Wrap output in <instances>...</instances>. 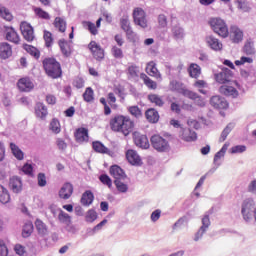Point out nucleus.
<instances>
[{"mask_svg":"<svg viewBox=\"0 0 256 256\" xmlns=\"http://www.w3.org/2000/svg\"><path fill=\"white\" fill-rule=\"evenodd\" d=\"M74 192V187L70 183H66L62 188L60 189V192L58 193V196L64 200H68Z\"/></svg>","mask_w":256,"mask_h":256,"instance_id":"24","label":"nucleus"},{"mask_svg":"<svg viewBox=\"0 0 256 256\" xmlns=\"http://www.w3.org/2000/svg\"><path fill=\"white\" fill-rule=\"evenodd\" d=\"M99 180L103 185L107 186L109 189L113 187V181L108 175L106 174L101 175L99 177Z\"/></svg>","mask_w":256,"mask_h":256,"instance_id":"46","label":"nucleus"},{"mask_svg":"<svg viewBox=\"0 0 256 256\" xmlns=\"http://www.w3.org/2000/svg\"><path fill=\"white\" fill-rule=\"evenodd\" d=\"M35 114L38 118L44 120L48 115V109L43 103L38 102L35 108Z\"/></svg>","mask_w":256,"mask_h":256,"instance_id":"32","label":"nucleus"},{"mask_svg":"<svg viewBox=\"0 0 256 256\" xmlns=\"http://www.w3.org/2000/svg\"><path fill=\"white\" fill-rule=\"evenodd\" d=\"M246 150H247V147L245 145H236L230 148V153L232 154L244 153Z\"/></svg>","mask_w":256,"mask_h":256,"instance_id":"53","label":"nucleus"},{"mask_svg":"<svg viewBox=\"0 0 256 256\" xmlns=\"http://www.w3.org/2000/svg\"><path fill=\"white\" fill-rule=\"evenodd\" d=\"M0 256H8V248L3 240H0Z\"/></svg>","mask_w":256,"mask_h":256,"instance_id":"61","label":"nucleus"},{"mask_svg":"<svg viewBox=\"0 0 256 256\" xmlns=\"http://www.w3.org/2000/svg\"><path fill=\"white\" fill-rule=\"evenodd\" d=\"M34 12L41 19H44V20H50L51 19V16L49 15V13L44 11L42 8H35Z\"/></svg>","mask_w":256,"mask_h":256,"instance_id":"47","label":"nucleus"},{"mask_svg":"<svg viewBox=\"0 0 256 256\" xmlns=\"http://www.w3.org/2000/svg\"><path fill=\"white\" fill-rule=\"evenodd\" d=\"M17 88L21 93H30L34 89V83L29 77H23L18 80Z\"/></svg>","mask_w":256,"mask_h":256,"instance_id":"8","label":"nucleus"},{"mask_svg":"<svg viewBox=\"0 0 256 256\" xmlns=\"http://www.w3.org/2000/svg\"><path fill=\"white\" fill-rule=\"evenodd\" d=\"M158 23H159V26L164 28L167 26V17L163 14L159 15L158 16Z\"/></svg>","mask_w":256,"mask_h":256,"instance_id":"64","label":"nucleus"},{"mask_svg":"<svg viewBox=\"0 0 256 256\" xmlns=\"http://www.w3.org/2000/svg\"><path fill=\"white\" fill-rule=\"evenodd\" d=\"M98 218L97 212L94 210H89L86 215V221L94 222Z\"/></svg>","mask_w":256,"mask_h":256,"instance_id":"58","label":"nucleus"},{"mask_svg":"<svg viewBox=\"0 0 256 256\" xmlns=\"http://www.w3.org/2000/svg\"><path fill=\"white\" fill-rule=\"evenodd\" d=\"M10 187L12 188L13 192L19 193L22 190V182L18 177H13L10 180Z\"/></svg>","mask_w":256,"mask_h":256,"instance_id":"38","label":"nucleus"},{"mask_svg":"<svg viewBox=\"0 0 256 256\" xmlns=\"http://www.w3.org/2000/svg\"><path fill=\"white\" fill-rule=\"evenodd\" d=\"M133 140L137 147L141 149H149V138H147V135L141 134L140 132H134L133 134Z\"/></svg>","mask_w":256,"mask_h":256,"instance_id":"10","label":"nucleus"},{"mask_svg":"<svg viewBox=\"0 0 256 256\" xmlns=\"http://www.w3.org/2000/svg\"><path fill=\"white\" fill-rule=\"evenodd\" d=\"M134 23L139 25L141 28H147V15L145 11L141 8H135L133 11Z\"/></svg>","mask_w":256,"mask_h":256,"instance_id":"7","label":"nucleus"},{"mask_svg":"<svg viewBox=\"0 0 256 256\" xmlns=\"http://www.w3.org/2000/svg\"><path fill=\"white\" fill-rule=\"evenodd\" d=\"M120 25L122 30H124V32H127L128 30L132 29L130 20L128 18L121 19Z\"/></svg>","mask_w":256,"mask_h":256,"instance_id":"54","label":"nucleus"},{"mask_svg":"<svg viewBox=\"0 0 256 256\" xmlns=\"http://www.w3.org/2000/svg\"><path fill=\"white\" fill-rule=\"evenodd\" d=\"M128 112L135 118H140L142 116L141 109L139 106H130Z\"/></svg>","mask_w":256,"mask_h":256,"instance_id":"49","label":"nucleus"},{"mask_svg":"<svg viewBox=\"0 0 256 256\" xmlns=\"http://www.w3.org/2000/svg\"><path fill=\"white\" fill-rule=\"evenodd\" d=\"M206 42L208 46L215 51H221L223 49L222 42L213 35L207 36Z\"/></svg>","mask_w":256,"mask_h":256,"instance_id":"23","label":"nucleus"},{"mask_svg":"<svg viewBox=\"0 0 256 256\" xmlns=\"http://www.w3.org/2000/svg\"><path fill=\"white\" fill-rule=\"evenodd\" d=\"M5 39L15 44H19L20 42L18 33L12 27L5 28Z\"/></svg>","mask_w":256,"mask_h":256,"instance_id":"22","label":"nucleus"},{"mask_svg":"<svg viewBox=\"0 0 256 256\" xmlns=\"http://www.w3.org/2000/svg\"><path fill=\"white\" fill-rule=\"evenodd\" d=\"M54 28H56L60 33H65L67 29V23L63 18L56 17V19H54Z\"/></svg>","mask_w":256,"mask_h":256,"instance_id":"34","label":"nucleus"},{"mask_svg":"<svg viewBox=\"0 0 256 256\" xmlns=\"http://www.w3.org/2000/svg\"><path fill=\"white\" fill-rule=\"evenodd\" d=\"M23 48H24L31 56H33L35 59H40L41 53H40V51H39L36 47H34V46H32V45L24 44V45H23Z\"/></svg>","mask_w":256,"mask_h":256,"instance_id":"41","label":"nucleus"},{"mask_svg":"<svg viewBox=\"0 0 256 256\" xmlns=\"http://www.w3.org/2000/svg\"><path fill=\"white\" fill-rule=\"evenodd\" d=\"M92 149L99 154L111 155V150L107 146H105L101 141H93Z\"/></svg>","mask_w":256,"mask_h":256,"instance_id":"25","label":"nucleus"},{"mask_svg":"<svg viewBox=\"0 0 256 256\" xmlns=\"http://www.w3.org/2000/svg\"><path fill=\"white\" fill-rule=\"evenodd\" d=\"M38 185L40 187H45L47 185V179L44 173L38 175Z\"/></svg>","mask_w":256,"mask_h":256,"instance_id":"60","label":"nucleus"},{"mask_svg":"<svg viewBox=\"0 0 256 256\" xmlns=\"http://www.w3.org/2000/svg\"><path fill=\"white\" fill-rule=\"evenodd\" d=\"M14 251L15 253H17V255H24L26 253L25 247L22 246L21 244H16L14 247Z\"/></svg>","mask_w":256,"mask_h":256,"instance_id":"62","label":"nucleus"},{"mask_svg":"<svg viewBox=\"0 0 256 256\" xmlns=\"http://www.w3.org/2000/svg\"><path fill=\"white\" fill-rule=\"evenodd\" d=\"M210 104L215 109L226 110L229 107V103L219 95L213 96L210 100Z\"/></svg>","mask_w":256,"mask_h":256,"instance_id":"15","label":"nucleus"},{"mask_svg":"<svg viewBox=\"0 0 256 256\" xmlns=\"http://www.w3.org/2000/svg\"><path fill=\"white\" fill-rule=\"evenodd\" d=\"M84 102L92 103L95 100L94 90L91 87H87L82 95Z\"/></svg>","mask_w":256,"mask_h":256,"instance_id":"36","label":"nucleus"},{"mask_svg":"<svg viewBox=\"0 0 256 256\" xmlns=\"http://www.w3.org/2000/svg\"><path fill=\"white\" fill-rule=\"evenodd\" d=\"M71 43V41H67L65 39L58 40V47H60V52H62V55H64L66 58L72 55L73 47Z\"/></svg>","mask_w":256,"mask_h":256,"instance_id":"14","label":"nucleus"},{"mask_svg":"<svg viewBox=\"0 0 256 256\" xmlns=\"http://www.w3.org/2000/svg\"><path fill=\"white\" fill-rule=\"evenodd\" d=\"M209 25L212 30L222 38H227L229 36V28L226 22L221 18H212L209 21Z\"/></svg>","mask_w":256,"mask_h":256,"instance_id":"3","label":"nucleus"},{"mask_svg":"<svg viewBox=\"0 0 256 256\" xmlns=\"http://www.w3.org/2000/svg\"><path fill=\"white\" fill-rule=\"evenodd\" d=\"M58 221L66 225V230L75 231V227L72 225L71 216L65 213L63 210H60V213L58 214Z\"/></svg>","mask_w":256,"mask_h":256,"instance_id":"18","label":"nucleus"},{"mask_svg":"<svg viewBox=\"0 0 256 256\" xmlns=\"http://www.w3.org/2000/svg\"><path fill=\"white\" fill-rule=\"evenodd\" d=\"M11 200V197H10V194H9V191L4 188L2 185H0V202L2 204H7L9 203Z\"/></svg>","mask_w":256,"mask_h":256,"instance_id":"39","label":"nucleus"},{"mask_svg":"<svg viewBox=\"0 0 256 256\" xmlns=\"http://www.w3.org/2000/svg\"><path fill=\"white\" fill-rule=\"evenodd\" d=\"M111 53L115 59H123V57H124L123 50L121 48H119L118 46H113L111 48Z\"/></svg>","mask_w":256,"mask_h":256,"instance_id":"48","label":"nucleus"},{"mask_svg":"<svg viewBox=\"0 0 256 256\" xmlns=\"http://www.w3.org/2000/svg\"><path fill=\"white\" fill-rule=\"evenodd\" d=\"M125 180H114V185L118 192L127 193L129 190V185L124 182Z\"/></svg>","mask_w":256,"mask_h":256,"instance_id":"40","label":"nucleus"},{"mask_svg":"<svg viewBox=\"0 0 256 256\" xmlns=\"http://www.w3.org/2000/svg\"><path fill=\"white\" fill-rule=\"evenodd\" d=\"M170 90L177 92L190 100H195L197 98L196 92L189 90L183 83L176 80L170 82Z\"/></svg>","mask_w":256,"mask_h":256,"instance_id":"4","label":"nucleus"},{"mask_svg":"<svg viewBox=\"0 0 256 256\" xmlns=\"http://www.w3.org/2000/svg\"><path fill=\"white\" fill-rule=\"evenodd\" d=\"M111 131L129 136L135 129V121L128 115L116 114L109 120Z\"/></svg>","mask_w":256,"mask_h":256,"instance_id":"1","label":"nucleus"},{"mask_svg":"<svg viewBox=\"0 0 256 256\" xmlns=\"http://www.w3.org/2000/svg\"><path fill=\"white\" fill-rule=\"evenodd\" d=\"M50 130L54 132V134H59L61 132V124L58 119H52L50 122Z\"/></svg>","mask_w":256,"mask_h":256,"instance_id":"45","label":"nucleus"},{"mask_svg":"<svg viewBox=\"0 0 256 256\" xmlns=\"http://www.w3.org/2000/svg\"><path fill=\"white\" fill-rule=\"evenodd\" d=\"M20 30L25 40H27L28 42H32L34 40V29L29 23L22 22L20 25Z\"/></svg>","mask_w":256,"mask_h":256,"instance_id":"11","label":"nucleus"},{"mask_svg":"<svg viewBox=\"0 0 256 256\" xmlns=\"http://www.w3.org/2000/svg\"><path fill=\"white\" fill-rule=\"evenodd\" d=\"M10 149H11V151H12V153L15 156L16 159H18L19 161L24 159V153L22 152V150H20L18 145H16L15 143L11 142L10 143Z\"/></svg>","mask_w":256,"mask_h":256,"instance_id":"37","label":"nucleus"},{"mask_svg":"<svg viewBox=\"0 0 256 256\" xmlns=\"http://www.w3.org/2000/svg\"><path fill=\"white\" fill-rule=\"evenodd\" d=\"M127 39L132 42H136L138 40V35L130 28L128 31H125Z\"/></svg>","mask_w":256,"mask_h":256,"instance_id":"56","label":"nucleus"},{"mask_svg":"<svg viewBox=\"0 0 256 256\" xmlns=\"http://www.w3.org/2000/svg\"><path fill=\"white\" fill-rule=\"evenodd\" d=\"M232 78L233 72L228 68H225L220 73L215 74L216 82L221 85L230 83L232 81Z\"/></svg>","mask_w":256,"mask_h":256,"instance_id":"9","label":"nucleus"},{"mask_svg":"<svg viewBox=\"0 0 256 256\" xmlns=\"http://www.w3.org/2000/svg\"><path fill=\"white\" fill-rule=\"evenodd\" d=\"M219 91L221 95H224L226 97L237 98L239 96V92L237 91V89L230 85H222L219 88Z\"/></svg>","mask_w":256,"mask_h":256,"instance_id":"21","label":"nucleus"},{"mask_svg":"<svg viewBox=\"0 0 256 256\" xmlns=\"http://www.w3.org/2000/svg\"><path fill=\"white\" fill-rule=\"evenodd\" d=\"M93 201H94V194L92 193V191L88 190L82 194L80 202L83 206H89L93 203Z\"/></svg>","mask_w":256,"mask_h":256,"instance_id":"33","label":"nucleus"},{"mask_svg":"<svg viewBox=\"0 0 256 256\" xmlns=\"http://www.w3.org/2000/svg\"><path fill=\"white\" fill-rule=\"evenodd\" d=\"M128 74L132 78H137L139 76V68L135 65L129 66L128 67Z\"/></svg>","mask_w":256,"mask_h":256,"instance_id":"55","label":"nucleus"},{"mask_svg":"<svg viewBox=\"0 0 256 256\" xmlns=\"http://www.w3.org/2000/svg\"><path fill=\"white\" fill-rule=\"evenodd\" d=\"M146 119L149 123L155 124L159 120V113L155 108H149L145 112Z\"/></svg>","mask_w":256,"mask_h":256,"instance_id":"30","label":"nucleus"},{"mask_svg":"<svg viewBox=\"0 0 256 256\" xmlns=\"http://www.w3.org/2000/svg\"><path fill=\"white\" fill-rule=\"evenodd\" d=\"M193 87H194L195 89H197L200 94H203V95H206V94H207V91H206L205 89L208 88V84H207V82H206L205 80H199V79H197V80L194 82Z\"/></svg>","mask_w":256,"mask_h":256,"instance_id":"35","label":"nucleus"},{"mask_svg":"<svg viewBox=\"0 0 256 256\" xmlns=\"http://www.w3.org/2000/svg\"><path fill=\"white\" fill-rule=\"evenodd\" d=\"M126 159L132 165L141 166L143 164L141 156H139L136 150H127Z\"/></svg>","mask_w":256,"mask_h":256,"instance_id":"20","label":"nucleus"},{"mask_svg":"<svg viewBox=\"0 0 256 256\" xmlns=\"http://www.w3.org/2000/svg\"><path fill=\"white\" fill-rule=\"evenodd\" d=\"M43 67L47 76L52 79H60L63 75L61 64L55 58H46L43 61Z\"/></svg>","mask_w":256,"mask_h":256,"instance_id":"2","label":"nucleus"},{"mask_svg":"<svg viewBox=\"0 0 256 256\" xmlns=\"http://www.w3.org/2000/svg\"><path fill=\"white\" fill-rule=\"evenodd\" d=\"M211 222H210V218L209 215H205L202 219V226L201 228H204V230L207 231L208 227L210 226Z\"/></svg>","mask_w":256,"mask_h":256,"instance_id":"63","label":"nucleus"},{"mask_svg":"<svg viewBox=\"0 0 256 256\" xmlns=\"http://www.w3.org/2000/svg\"><path fill=\"white\" fill-rule=\"evenodd\" d=\"M88 49L96 61H102V59H105V50L96 41H90Z\"/></svg>","mask_w":256,"mask_h":256,"instance_id":"6","label":"nucleus"},{"mask_svg":"<svg viewBox=\"0 0 256 256\" xmlns=\"http://www.w3.org/2000/svg\"><path fill=\"white\" fill-rule=\"evenodd\" d=\"M147 75H149L152 78H155L156 80H161L162 76L157 69V64L154 61H150L146 64V69H145Z\"/></svg>","mask_w":256,"mask_h":256,"instance_id":"17","label":"nucleus"},{"mask_svg":"<svg viewBox=\"0 0 256 256\" xmlns=\"http://www.w3.org/2000/svg\"><path fill=\"white\" fill-rule=\"evenodd\" d=\"M229 36L232 43H240L243 41L244 32L238 26H232L230 27Z\"/></svg>","mask_w":256,"mask_h":256,"instance_id":"13","label":"nucleus"},{"mask_svg":"<svg viewBox=\"0 0 256 256\" xmlns=\"http://www.w3.org/2000/svg\"><path fill=\"white\" fill-rule=\"evenodd\" d=\"M140 79L143 81L144 85L149 90H157V82H155L153 79H150L149 76L145 73L140 74Z\"/></svg>","mask_w":256,"mask_h":256,"instance_id":"31","label":"nucleus"},{"mask_svg":"<svg viewBox=\"0 0 256 256\" xmlns=\"http://www.w3.org/2000/svg\"><path fill=\"white\" fill-rule=\"evenodd\" d=\"M35 225L40 234H45L47 232L46 225L40 219L36 220Z\"/></svg>","mask_w":256,"mask_h":256,"instance_id":"50","label":"nucleus"},{"mask_svg":"<svg viewBox=\"0 0 256 256\" xmlns=\"http://www.w3.org/2000/svg\"><path fill=\"white\" fill-rule=\"evenodd\" d=\"M245 63H253V59L250 58V57L242 56L240 58V60L234 61V65H236V67H240L241 65H245Z\"/></svg>","mask_w":256,"mask_h":256,"instance_id":"52","label":"nucleus"},{"mask_svg":"<svg viewBox=\"0 0 256 256\" xmlns=\"http://www.w3.org/2000/svg\"><path fill=\"white\" fill-rule=\"evenodd\" d=\"M74 138L77 143L89 142V129L85 127H79L74 132Z\"/></svg>","mask_w":256,"mask_h":256,"instance_id":"12","label":"nucleus"},{"mask_svg":"<svg viewBox=\"0 0 256 256\" xmlns=\"http://www.w3.org/2000/svg\"><path fill=\"white\" fill-rule=\"evenodd\" d=\"M73 87L76 89H82L85 86V81L83 78H75L72 83Z\"/></svg>","mask_w":256,"mask_h":256,"instance_id":"57","label":"nucleus"},{"mask_svg":"<svg viewBox=\"0 0 256 256\" xmlns=\"http://www.w3.org/2000/svg\"><path fill=\"white\" fill-rule=\"evenodd\" d=\"M253 208L254 202L252 200H245L242 202V217H244V220L249 221L252 218Z\"/></svg>","mask_w":256,"mask_h":256,"instance_id":"16","label":"nucleus"},{"mask_svg":"<svg viewBox=\"0 0 256 256\" xmlns=\"http://www.w3.org/2000/svg\"><path fill=\"white\" fill-rule=\"evenodd\" d=\"M44 40L46 46L49 48L53 45V35L49 31H44Z\"/></svg>","mask_w":256,"mask_h":256,"instance_id":"51","label":"nucleus"},{"mask_svg":"<svg viewBox=\"0 0 256 256\" xmlns=\"http://www.w3.org/2000/svg\"><path fill=\"white\" fill-rule=\"evenodd\" d=\"M188 73L190 75V78L198 80L202 73V70L198 64L191 63L190 66L188 67Z\"/></svg>","mask_w":256,"mask_h":256,"instance_id":"28","label":"nucleus"},{"mask_svg":"<svg viewBox=\"0 0 256 256\" xmlns=\"http://www.w3.org/2000/svg\"><path fill=\"white\" fill-rule=\"evenodd\" d=\"M109 173L115 180H126L127 179V175H126L125 171L117 164L110 167Z\"/></svg>","mask_w":256,"mask_h":256,"instance_id":"19","label":"nucleus"},{"mask_svg":"<svg viewBox=\"0 0 256 256\" xmlns=\"http://www.w3.org/2000/svg\"><path fill=\"white\" fill-rule=\"evenodd\" d=\"M181 137L186 142H194L197 140V133L190 128H183Z\"/></svg>","mask_w":256,"mask_h":256,"instance_id":"27","label":"nucleus"},{"mask_svg":"<svg viewBox=\"0 0 256 256\" xmlns=\"http://www.w3.org/2000/svg\"><path fill=\"white\" fill-rule=\"evenodd\" d=\"M150 141L153 148L158 152H165L169 148L168 141L158 134L153 135Z\"/></svg>","mask_w":256,"mask_h":256,"instance_id":"5","label":"nucleus"},{"mask_svg":"<svg viewBox=\"0 0 256 256\" xmlns=\"http://www.w3.org/2000/svg\"><path fill=\"white\" fill-rule=\"evenodd\" d=\"M0 16L8 22H11L14 18L9 9L5 7H0Z\"/></svg>","mask_w":256,"mask_h":256,"instance_id":"44","label":"nucleus"},{"mask_svg":"<svg viewBox=\"0 0 256 256\" xmlns=\"http://www.w3.org/2000/svg\"><path fill=\"white\" fill-rule=\"evenodd\" d=\"M82 25L84 28H87V30L92 34V35H97L99 33L98 28L96 25L90 21H84L82 22Z\"/></svg>","mask_w":256,"mask_h":256,"instance_id":"43","label":"nucleus"},{"mask_svg":"<svg viewBox=\"0 0 256 256\" xmlns=\"http://www.w3.org/2000/svg\"><path fill=\"white\" fill-rule=\"evenodd\" d=\"M12 56V46L7 42L0 43V59H9Z\"/></svg>","mask_w":256,"mask_h":256,"instance_id":"26","label":"nucleus"},{"mask_svg":"<svg viewBox=\"0 0 256 256\" xmlns=\"http://www.w3.org/2000/svg\"><path fill=\"white\" fill-rule=\"evenodd\" d=\"M230 132H231V128H230L229 126H227V127L223 130V132L221 133V136H220V138H219V141H220L221 143L224 142V141L227 139V137L229 136Z\"/></svg>","mask_w":256,"mask_h":256,"instance_id":"59","label":"nucleus"},{"mask_svg":"<svg viewBox=\"0 0 256 256\" xmlns=\"http://www.w3.org/2000/svg\"><path fill=\"white\" fill-rule=\"evenodd\" d=\"M33 231L34 225L31 221H28L23 227L22 235L24 238H27L33 233Z\"/></svg>","mask_w":256,"mask_h":256,"instance_id":"42","label":"nucleus"},{"mask_svg":"<svg viewBox=\"0 0 256 256\" xmlns=\"http://www.w3.org/2000/svg\"><path fill=\"white\" fill-rule=\"evenodd\" d=\"M148 101L153 104L155 107L162 108L165 104L162 96L155 94V93H150L148 95Z\"/></svg>","mask_w":256,"mask_h":256,"instance_id":"29","label":"nucleus"}]
</instances>
